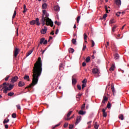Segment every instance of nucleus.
Segmentation results:
<instances>
[{"label":"nucleus","mask_w":129,"mask_h":129,"mask_svg":"<svg viewBox=\"0 0 129 129\" xmlns=\"http://www.w3.org/2000/svg\"><path fill=\"white\" fill-rule=\"evenodd\" d=\"M82 66H83V67H85V66H86V62H83L82 63Z\"/></svg>","instance_id":"60"},{"label":"nucleus","mask_w":129,"mask_h":129,"mask_svg":"<svg viewBox=\"0 0 129 129\" xmlns=\"http://www.w3.org/2000/svg\"><path fill=\"white\" fill-rule=\"evenodd\" d=\"M74 118V115H73V116H72L70 118H64L65 120H70V119H71V118Z\"/></svg>","instance_id":"31"},{"label":"nucleus","mask_w":129,"mask_h":129,"mask_svg":"<svg viewBox=\"0 0 129 129\" xmlns=\"http://www.w3.org/2000/svg\"><path fill=\"white\" fill-rule=\"evenodd\" d=\"M18 86H19V87H23V86H25V82L22 81L19 82Z\"/></svg>","instance_id":"11"},{"label":"nucleus","mask_w":129,"mask_h":129,"mask_svg":"<svg viewBox=\"0 0 129 129\" xmlns=\"http://www.w3.org/2000/svg\"><path fill=\"white\" fill-rule=\"evenodd\" d=\"M120 14H121V12H117L116 13V16H117V17H119V15H120Z\"/></svg>","instance_id":"56"},{"label":"nucleus","mask_w":129,"mask_h":129,"mask_svg":"<svg viewBox=\"0 0 129 129\" xmlns=\"http://www.w3.org/2000/svg\"><path fill=\"white\" fill-rule=\"evenodd\" d=\"M16 16H17V11L15 10L13 16L12 17V19H14V18H15Z\"/></svg>","instance_id":"35"},{"label":"nucleus","mask_w":129,"mask_h":129,"mask_svg":"<svg viewBox=\"0 0 129 129\" xmlns=\"http://www.w3.org/2000/svg\"><path fill=\"white\" fill-rule=\"evenodd\" d=\"M9 78H10V76H7V77L5 79V81H8Z\"/></svg>","instance_id":"47"},{"label":"nucleus","mask_w":129,"mask_h":129,"mask_svg":"<svg viewBox=\"0 0 129 129\" xmlns=\"http://www.w3.org/2000/svg\"><path fill=\"white\" fill-rule=\"evenodd\" d=\"M119 55H118V54L117 53H115L114 54V59L115 60H117L118 59H119Z\"/></svg>","instance_id":"23"},{"label":"nucleus","mask_w":129,"mask_h":129,"mask_svg":"<svg viewBox=\"0 0 129 129\" xmlns=\"http://www.w3.org/2000/svg\"><path fill=\"white\" fill-rule=\"evenodd\" d=\"M5 128H6V129L9 128V125H8V124H5Z\"/></svg>","instance_id":"63"},{"label":"nucleus","mask_w":129,"mask_h":129,"mask_svg":"<svg viewBox=\"0 0 129 129\" xmlns=\"http://www.w3.org/2000/svg\"><path fill=\"white\" fill-rule=\"evenodd\" d=\"M47 7H48V5L46 3H44V4H42V8L43 10H45V9H47Z\"/></svg>","instance_id":"20"},{"label":"nucleus","mask_w":129,"mask_h":129,"mask_svg":"<svg viewBox=\"0 0 129 129\" xmlns=\"http://www.w3.org/2000/svg\"><path fill=\"white\" fill-rule=\"evenodd\" d=\"M54 10L55 12H58L60 11V8L58 6H54Z\"/></svg>","instance_id":"17"},{"label":"nucleus","mask_w":129,"mask_h":129,"mask_svg":"<svg viewBox=\"0 0 129 129\" xmlns=\"http://www.w3.org/2000/svg\"><path fill=\"white\" fill-rule=\"evenodd\" d=\"M74 127V125L73 124H70L69 129H72L73 127Z\"/></svg>","instance_id":"52"},{"label":"nucleus","mask_w":129,"mask_h":129,"mask_svg":"<svg viewBox=\"0 0 129 129\" xmlns=\"http://www.w3.org/2000/svg\"><path fill=\"white\" fill-rule=\"evenodd\" d=\"M80 120H81V116H78L77 118L76 122H75V124H78V123L80 122Z\"/></svg>","instance_id":"12"},{"label":"nucleus","mask_w":129,"mask_h":129,"mask_svg":"<svg viewBox=\"0 0 129 129\" xmlns=\"http://www.w3.org/2000/svg\"><path fill=\"white\" fill-rule=\"evenodd\" d=\"M33 51H34V48L30 50L27 54H26V57H28V56H30L31 53H33Z\"/></svg>","instance_id":"19"},{"label":"nucleus","mask_w":129,"mask_h":129,"mask_svg":"<svg viewBox=\"0 0 129 129\" xmlns=\"http://www.w3.org/2000/svg\"><path fill=\"white\" fill-rule=\"evenodd\" d=\"M89 61H90V56H88L86 59V62H87V63H88V62H89Z\"/></svg>","instance_id":"39"},{"label":"nucleus","mask_w":129,"mask_h":129,"mask_svg":"<svg viewBox=\"0 0 129 129\" xmlns=\"http://www.w3.org/2000/svg\"><path fill=\"white\" fill-rule=\"evenodd\" d=\"M86 112L85 111H83V110H80L79 112V114H81V115H84V114H85Z\"/></svg>","instance_id":"22"},{"label":"nucleus","mask_w":129,"mask_h":129,"mask_svg":"<svg viewBox=\"0 0 129 129\" xmlns=\"http://www.w3.org/2000/svg\"><path fill=\"white\" fill-rule=\"evenodd\" d=\"M107 17V14H105L102 17V18H100L101 20H103V19H104L105 20L106 18Z\"/></svg>","instance_id":"32"},{"label":"nucleus","mask_w":129,"mask_h":129,"mask_svg":"<svg viewBox=\"0 0 129 129\" xmlns=\"http://www.w3.org/2000/svg\"><path fill=\"white\" fill-rule=\"evenodd\" d=\"M119 119H121V120H123V119H124L123 115L120 114L119 115Z\"/></svg>","instance_id":"30"},{"label":"nucleus","mask_w":129,"mask_h":129,"mask_svg":"<svg viewBox=\"0 0 129 129\" xmlns=\"http://www.w3.org/2000/svg\"><path fill=\"white\" fill-rule=\"evenodd\" d=\"M77 88L79 89V90H81V86H80V85H78Z\"/></svg>","instance_id":"54"},{"label":"nucleus","mask_w":129,"mask_h":129,"mask_svg":"<svg viewBox=\"0 0 129 129\" xmlns=\"http://www.w3.org/2000/svg\"><path fill=\"white\" fill-rule=\"evenodd\" d=\"M19 49L16 47L15 49L14 50V56L15 58L17 57V56H18V54H19Z\"/></svg>","instance_id":"7"},{"label":"nucleus","mask_w":129,"mask_h":129,"mask_svg":"<svg viewBox=\"0 0 129 129\" xmlns=\"http://www.w3.org/2000/svg\"><path fill=\"white\" fill-rule=\"evenodd\" d=\"M42 61L41 60V57H38V61L34 64L33 69L32 70V83L26 87L25 89H27V88H33V86H35L36 84H38L39 77H40L42 74Z\"/></svg>","instance_id":"1"},{"label":"nucleus","mask_w":129,"mask_h":129,"mask_svg":"<svg viewBox=\"0 0 129 129\" xmlns=\"http://www.w3.org/2000/svg\"><path fill=\"white\" fill-rule=\"evenodd\" d=\"M86 86V84H83L82 85V89H84V87H85Z\"/></svg>","instance_id":"55"},{"label":"nucleus","mask_w":129,"mask_h":129,"mask_svg":"<svg viewBox=\"0 0 129 129\" xmlns=\"http://www.w3.org/2000/svg\"><path fill=\"white\" fill-rule=\"evenodd\" d=\"M87 38H88L87 34H86V33H84V40H87Z\"/></svg>","instance_id":"33"},{"label":"nucleus","mask_w":129,"mask_h":129,"mask_svg":"<svg viewBox=\"0 0 129 129\" xmlns=\"http://www.w3.org/2000/svg\"><path fill=\"white\" fill-rule=\"evenodd\" d=\"M71 113H72V111H70L67 115V117H68V118H69V116H70V115H71Z\"/></svg>","instance_id":"34"},{"label":"nucleus","mask_w":129,"mask_h":129,"mask_svg":"<svg viewBox=\"0 0 129 129\" xmlns=\"http://www.w3.org/2000/svg\"><path fill=\"white\" fill-rule=\"evenodd\" d=\"M63 68V66L62 65V63H61L59 66V70H62Z\"/></svg>","instance_id":"46"},{"label":"nucleus","mask_w":129,"mask_h":129,"mask_svg":"<svg viewBox=\"0 0 129 129\" xmlns=\"http://www.w3.org/2000/svg\"><path fill=\"white\" fill-rule=\"evenodd\" d=\"M69 53H73L74 52V49H73L72 48H70L69 49Z\"/></svg>","instance_id":"29"},{"label":"nucleus","mask_w":129,"mask_h":129,"mask_svg":"<svg viewBox=\"0 0 129 129\" xmlns=\"http://www.w3.org/2000/svg\"><path fill=\"white\" fill-rule=\"evenodd\" d=\"M80 18H81L80 16H78V17L77 18V22L78 24V23H79V21H80Z\"/></svg>","instance_id":"43"},{"label":"nucleus","mask_w":129,"mask_h":129,"mask_svg":"<svg viewBox=\"0 0 129 129\" xmlns=\"http://www.w3.org/2000/svg\"><path fill=\"white\" fill-rule=\"evenodd\" d=\"M47 13H46V10H43L42 11V18L44 19L45 18V15H46Z\"/></svg>","instance_id":"21"},{"label":"nucleus","mask_w":129,"mask_h":129,"mask_svg":"<svg viewBox=\"0 0 129 129\" xmlns=\"http://www.w3.org/2000/svg\"><path fill=\"white\" fill-rule=\"evenodd\" d=\"M24 80H27V81H30V77L28 75H25L24 77Z\"/></svg>","instance_id":"18"},{"label":"nucleus","mask_w":129,"mask_h":129,"mask_svg":"<svg viewBox=\"0 0 129 129\" xmlns=\"http://www.w3.org/2000/svg\"><path fill=\"white\" fill-rule=\"evenodd\" d=\"M116 22V21H115L114 19H112L110 20L109 24H111V25H112V24H114Z\"/></svg>","instance_id":"24"},{"label":"nucleus","mask_w":129,"mask_h":129,"mask_svg":"<svg viewBox=\"0 0 129 129\" xmlns=\"http://www.w3.org/2000/svg\"><path fill=\"white\" fill-rule=\"evenodd\" d=\"M91 43H92L91 47H94V45H95V43H94V41L92 40H91Z\"/></svg>","instance_id":"48"},{"label":"nucleus","mask_w":129,"mask_h":129,"mask_svg":"<svg viewBox=\"0 0 129 129\" xmlns=\"http://www.w3.org/2000/svg\"><path fill=\"white\" fill-rule=\"evenodd\" d=\"M82 82L83 84H86L87 83V80H86V79H84Z\"/></svg>","instance_id":"36"},{"label":"nucleus","mask_w":129,"mask_h":129,"mask_svg":"<svg viewBox=\"0 0 129 129\" xmlns=\"http://www.w3.org/2000/svg\"><path fill=\"white\" fill-rule=\"evenodd\" d=\"M115 4L117 6H120V5H121V1H120V0H115Z\"/></svg>","instance_id":"13"},{"label":"nucleus","mask_w":129,"mask_h":129,"mask_svg":"<svg viewBox=\"0 0 129 129\" xmlns=\"http://www.w3.org/2000/svg\"><path fill=\"white\" fill-rule=\"evenodd\" d=\"M111 106V104H110V103L109 102L107 105V108H110Z\"/></svg>","instance_id":"42"},{"label":"nucleus","mask_w":129,"mask_h":129,"mask_svg":"<svg viewBox=\"0 0 129 129\" xmlns=\"http://www.w3.org/2000/svg\"><path fill=\"white\" fill-rule=\"evenodd\" d=\"M12 117H13V118H16V117H17V114H16L15 113H14L12 114Z\"/></svg>","instance_id":"38"},{"label":"nucleus","mask_w":129,"mask_h":129,"mask_svg":"<svg viewBox=\"0 0 129 129\" xmlns=\"http://www.w3.org/2000/svg\"><path fill=\"white\" fill-rule=\"evenodd\" d=\"M14 86H15V85L11 84H9L8 86H4V88H5V89L3 90L4 93H8V91H11V90L14 88Z\"/></svg>","instance_id":"3"},{"label":"nucleus","mask_w":129,"mask_h":129,"mask_svg":"<svg viewBox=\"0 0 129 129\" xmlns=\"http://www.w3.org/2000/svg\"><path fill=\"white\" fill-rule=\"evenodd\" d=\"M16 106H17V108L18 109H21V105L18 104L17 105H16Z\"/></svg>","instance_id":"57"},{"label":"nucleus","mask_w":129,"mask_h":129,"mask_svg":"<svg viewBox=\"0 0 129 129\" xmlns=\"http://www.w3.org/2000/svg\"><path fill=\"white\" fill-rule=\"evenodd\" d=\"M68 123H65L63 125V127L66 128L67 126H68Z\"/></svg>","instance_id":"51"},{"label":"nucleus","mask_w":129,"mask_h":129,"mask_svg":"<svg viewBox=\"0 0 129 129\" xmlns=\"http://www.w3.org/2000/svg\"><path fill=\"white\" fill-rule=\"evenodd\" d=\"M72 43H73V44H74V45H75V44H76V39H73L72 40Z\"/></svg>","instance_id":"41"},{"label":"nucleus","mask_w":129,"mask_h":129,"mask_svg":"<svg viewBox=\"0 0 129 129\" xmlns=\"http://www.w3.org/2000/svg\"><path fill=\"white\" fill-rule=\"evenodd\" d=\"M54 31H52V32L50 33V35H52V36L54 35Z\"/></svg>","instance_id":"64"},{"label":"nucleus","mask_w":129,"mask_h":129,"mask_svg":"<svg viewBox=\"0 0 129 129\" xmlns=\"http://www.w3.org/2000/svg\"><path fill=\"white\" fill-rule=\"evenodd\" d=\"M72 83L73 85H75L76 84L77 81L76 80V79H75V76H73L72 78Z\"/></svg>","instance_id":"8"},{"label":"nucleus","mask_w":129,"mask_h":129,"mask_svg":"<svg viewBox=\"0 0 129 129\" xmlns=\"http://www.w3.org/2000/svg\"><path fill=\"white\" fill-rule=\"evenodd\" d=\"M117 28V25H114V26L112 27V32H115V29Z\"/></svg>","instance_id":"28"},{"label":"nucleus","mask_w":129,"mask_h":129,"mask_svg":"<svg viewBox=\"0 0 129 129\" xmlns=\"http://www.w3.org/2000/svg\"><path fill=\"white\" fill-rule=\"evenodd\" d=\"M48 43V40H45L44 42L43 41V45H46V44Z\"/></svg>","instance_id":"58"},{"label":"nucleus","mask_w":129,"mask_h":129,"mask_svg":"<svg viewBox=\"0 0 129 129\" xmlns=\"http://www.w3.org/2000/svg\"><path fill=\"white\" fill-rule=\"evenodd\" d=\"M58 33H59V29H57L55 31V35H57Z\"/></svg>","instance_id":"62"},{"label":"nucleus","mask_w":129,"mask_h":129,"mask_svg":"<svg viewBox=\"0 0 129 129\" xmlns=\"http://www.w3.org/2000/svg\"><path fill=\"white\" fill-rule=\"evenodd\" d=\"M114 68H115V66L113 63L109 69V71H113L114 70Z\"/></svg>","instance_id":"16"},{"label":"nucleus","mask_w":129,"mask_h":129,"mask_svg":"<svg viewBox=\"0 0 129 129\" xmlns=\"http://www.w3.org/2000/svg\"><path fill=\"white\" fill-rule=\"evenodd\" d=\"M92 73L93 74H99L100 72H99V70L97 68H94L92 69Z\"/></svg>","instance_id":"6"},{"label":"nucleus","mask_w":129,"mask_h":129,"mask_svg":"<svg viewBox=\"0 0 129 129\" xmlns=\"http://www.w3.org/2000/svg\"><path fill=\"white\" fill-rule=\"evenodd\" d=\"M98 126H99V125L98 124V123H97V122H95V123L94 124V128L98 129Z\"/></svg>","instance_id":"25"},{"label":"nucleus","mask_w":129,"mask_h":129,"mask_svg":"<svg viewBox=\"0 0 129 129\" xmlns=\"http://www.w3.org/2000/svg\"><path fill=\"white\" fill-rule=\"evenodd\" d=\"M111 89L113 95H114V94H115V89H114V86H113V84L111 85Z\"/></svg>","instance_id":"9"},{"label":"nucleus","mask_w":129,"mask_h":129,"mask_svg":"<svg viewBox=\"0 0 129 129\" xmlns=\"http://www.w3.org/2000/svg\"><path fill=\"white\" fill-rule=\"evenodd\" d=\"M9 121H10V119H5L4 120V121H3V123L4 124H6V123H8V122H9Z\"/></svg>","instance_id":"27"},{"label":"nucleus","mask_w":129,"mask_h":129,"mask_svg":"<svg viewBox=\"0 0 129 129\" xmlns=\"http://www.w3.org/2000/svg\"><path fill=\"white\" fill-rule=\"evenodd\" d=\"M82 96V94H79L76 96L77 101H79L80 100V98Z\"/></svg>","instance_id":"15"},{"label":"nucleus","mask_w":129,"mask_h":129,"mask_svg":"<svg viewBox=\"0 0 129 129\" xmlns=\"http://www.w3.org/2000/svg\"><path fill=\"white\" fill-rule=\"evenodd\" d=\"M107 100H108V98L106 96H104L102 103H105V102L107 101Z\"/></svg>","instance_id":"14"},{"label":"nucleus","mask_w":129,"mask_h":129,"mask_svg":"<svg viewBox=\"0 0 129 129\" xmlns=\"http://www.w3.org/2000/svg\"><path fill=\"white\" fill-rule=\"evenodd\" d=\"M30 25H34L35 24L37 25V26H40V22H39V19L37 18L35 20H32L30 22Z\"/></svg>","instance_id":"4"},{"label":"nucleus","mask_w":129,"mask_h":129,"mask_svg":"<svg viewBox=\"0 0 129 129\" xmlns=\"http://www.w3.org/2000/svg\"><path fill=\"white\" fill-rule=\"evenodd\" d=\"M14 94H15V93H14V92H10L8 94V96H13V95H14Z\"/></svg>","instance_id":"37"},{"label":"nucleus","mask_w":129,"mask_h":129,"mask_svg":"<svg viewBox=\"0 0 129 129\" xmlns=\"http://www.w3.org/2000/svg\"><path fill=\"white\" fill-rule=\"evenodd\" d=\"M86 49V45L84 44L83 47V49H82L83 51H85Z\"/></svg>","instance_id":"53"},{"label":"nucleus","mask_w":129,"mask_h":129,"mask_svg":"<svg viewBox=\"0 0 129 129\" xmlns=\"http://www.w3.org/2000/svg\"><path fill=\"white\" fill-rule=\"evenodd\" d=\"M105 9L106 10V13H107V14H108V10H107V7L105 6Z\"/></svg>","instance_id":"59"},{"label":"nucleus","mask_w":129,"mask_h":129,"mask_svg":"<svg viewBox=\"0 0 129 129\" xmlns=\"http://www.w3.org/2000/svg\"><path fill=\"white\" fill-rule=\"evenodd\" d=\"M41 20L42 21V26H45V25H46V26H50L51 27H53L54 23L52 21V20L50 19V18H41Z\"/></svg>","instance_id":"2"},{"label":"nucleus","mask_w":129,"mask_h":129,"mask_svg":"<svg viewBox=\"0 0 129 129\" xmlns=\"http://www.w3.org/2000/svg\"><path fill=\"white\" fill-rule=\"evenodd\" d=\"M9 83H6V82L5 83H4L3 84V85H1L2 86H9Z\"/></svg>","instance_id":"40"},{"label":"nucleus","mask_w":129,"mask_h":129,"mask_svg":"<svg viewBox=\"0 0 129 129\" xmlns=\"http://www.w3.org/2000/svg\"><path fill=\"white\" fill-rule=\"evenodd\" d=\"M18 79H19V77H18V76L13 77L11 80V83H15V82H17Z\"/></svg>","instance_id":"5"},{"label":"nucleus","mask_w":129,"mask_h":129,"mask_svg":"<svg viewBox=\"0 0 129 129\" xmlns=\"http://www.w3.org/2000/svg\"><path fill=\"white\" fill-rule=\"evenodd\" d=\"M84 108H85V104H84L82 105V106L81 107V110H84Z\"/></svg>","instance_id":"45"},{"label":"nucleus","mask_w":129,"mask_h":129,"mask_svg":"<svg viewBox=\"0 0 129 129\" xmlns=\"http://www.w3.org/2000/svg\"><path fill=\"white\" fill-rule=\"evenodd\" d=\"M103 117H106V116H107V114L106 113V112H104L103 113Z\"/></svg>","instance_id":"49"},{"label":"nucleus","mask_w":129,"mask_h":129,"mask_svg":"<svg viewBox=\"0 0 129 129\" xmlns=\"http://www.w3.org/2000/svg\"><path fill=\"white\" fill-rule=\"evenodd\" d=\"M45 41V38H42L41 39H40V44L42 45V44H44V41Z\"/></svg>","instance_id":"26"},{"label":"nucleus","mask_w":129,"mask_h":129,"mask_svg":"<svg viewBox=\"0 0 129 129\" xmlns=\"http://www.w3.org/2000/svg\"><path fill=\"white\" fill-rule=\"evenodd\" d=\"M47 32V27L46 26L44 27V28L42 29L41 31V34H46Z\"/></svg>","instance_id":"10"},{"label":"nucleus","mask_w":129,"mask_h":129,"mask_svg":"<svg viewBox=\"0 0 129 129\" xmlns=\"http://www.w3.org/2000/svg\"><path fill=\"white\" fill-rule=\"evenodd\" d=\"M54 24H55V25H57V26H60L61 25V23L58 22L57 21H55Z\"/></svg>","instance_id":"44"},{"label":"nucleus","mask_w":129,"mask_h":129,"mask_svg":"<svg viewBox=\"0 0 129 129\" xmlns=\"http://www.w3.org/2000/svg\"><path fill=\"white\" fill-rule=\"evenodd\" d=\"M45 17H46L45 19L49 18V17H49V14H48V13L45 14Z\"/></svg>","instance_id":"61"},{"label":"nucleus","mask_w":129,"mask_h":129,"mask_svg":"<svg viewBox=\"0 0 129 129\" xmlns=\"http://www.w3.org/2000/svg\"><path fill=\"white\" fill-rule=\"evenodd\" d=\"M90 123H91V121H90L88 122V128H90V127H91V126H90Z\"/></svg>","instance_id":"50"}]
</instances>
